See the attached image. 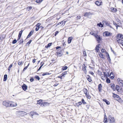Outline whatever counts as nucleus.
I'll return each instance as SVG.
<instances>
[{"label":"nucleus","mask_w":123,"mask_h":123,"mask_svg":"<svg viewBox=\"0 0 123 123\" xmlns=\"http://www.w3.org/2000/svg\"><path fill=\"white\" fill-rule=\"evenodd\" d=\"M3 105L6 107H10V101H4L2 103Z\"/></svg>","instance_id":"1"},{"label":"nucleus","mask_w":123,"mask_h":123,"mask_svg":"<svg viewBox=\"0 0 123 123\" xmlns=\"http://www.w3.org/2000/svg\"><path fill=\"white\" fill-rule=\"evenodd\" d=\"M109 118L110 120V123H115V120L114 117H112L111 115H110L109 116Z\"/></svg>","instance_id":"2"},{"label":"nucleus","mask_w":123,"mask_h":123,"mask_svg":"<svg viewBox=\"0 0 123 123\" xmlns=\"http://www.w3.org/2000/svg\"><path fill=\"white\" fill-rule=\"evenodd\" d=\"M112 33L109 32L108 31H105L104 32L103 35H104L106 37H108L111 36L112 35Z\"/></svg>","instance_id":"3"},{"label":"nucleus","mask_w":123,"mask_h":123,"mask_svg":"<svg viewBox=\"0 0 123 123\" xmlns=\"http://www.w3.org/2000/svg\"><path fill=\"white\" fill-rule=\"evenodd\" d=\"M57 55L58 56H61L63 55L62 50L61 49H59L57 52Z\"/></svg>","instance_id":"4"},{"label":"nucleus","mask_w":123,"mask_h":123,"mask_svg":"<svg viewBox=\"0 0 123 123\" xmlns=\"http://www.w3.org/2000/svg\"><path fill=\"white\" fill-rule=\"evenodd\" d=\"M116 39H123V35L121 34H117L116 36Z\"/></svg>","instance_id":"5"},{"label":"nucleus","mask_w":123,"mask_h":123,"mask_svg":"<svg viewBox=\"0 0 123 123\" xmlns=\"http://www.w3.org/2000/svg\"><path fill=\"white\" fill-rule=\"evenodd\" d=\"M17 113H18L20 115H21V116H23L24 115H26L27 114V113L26 112L21 111H17Z\"/></svg>","instance_id":"6"},{"label":"nucleus","mask_w":123,"mask_h":123,"mask_svg":"<svg viewBox=\"0 0 123 123\" xmlns=\"http://www.w3.org/2000/svg\"><path fill=\"white\" fill-rule=\"evenodd\" d=\"M10 104H10V107H15L17 105L16 103H14L12 101H10Z\"/></svg>","instance_id":"7"},{"label":"nucleus","mask_w":123,"mask_h":123,"mask_svg":"<svg viewBox=\"0 0 123 123\" xmlns=\"http://www.w3.org/2000/svg\"><path fill=\"white\" fill-rule=\"evenodd\" d=\"M95 37L96 38L97 41L99 42L101 40V38L100 36L97 34H96L95 35Z\"/></svg>","instance_id":"8"},{"label":"nucleus","mask_w":123,"mask_h":123,"mask_svg":"<svg viewBox=\"0 0 123 123\" xmlns=\"http://www.w3.org/2000/svg\"><path fill=\"white\" fill-rule=\"evenodd\" d=\"M34 31V30H32L31 31L29 32V33L28 35L27 36V38H28L30 37L31 36V35L33 34V33Z\"/></svg>","instance_id":"9"},{"label":"nucleus","mask_w":123,"mask_h":123,"mask_svg":"<svg viewBox=\"0 0 123 123\" xmlns=\"http://www.w3.org/2000/svg\"><path fill=\"white\" fill-rule=\"evenodd\" d=\"M22 88L24 91H25L27 89V86L26 85L24 84L22 86Z\"/></svg>","instance_id":"10"},{"label":"nucleus","mask_w":123,"mask_h":123,"mask_svg":"<svg viewBox=\"0 0 123 123\" xmlns=\"http://www.w3.org/2000/svg\"><path fill=\"white\" fill-rule=\"evenodd\" d=\"M113 97L114 98H117L118 99V98H120L119 96L117 94L113 93Z\"/></svg>","instance_id":"11"},{"label":"nucleus","mask_w":123,"mask_h":123,"mask_svg":"<svg viewBox=\"0 0 123 123\" xmlns=\"http://www.w3.org/2000/svg\"><path fill=\"white\" fill-rule=\"evenodd\" d=\"M66 22L65 21H61L56 26H57L58 25H59L60 24H61L60 26H62V25H63V24H64V25H65V23Z\"/></svg>","instance_id":"12"},{"label":"nucleus","mask_w":123,"mask_h":123,"mask_svg":"<svg viewBox=\"0 0 123 123\" xmlns=\"http://www.w3.org/2000/svg\"><path fill=\"white\" fill-rule=\"evenodd\" d=\"M103 22L105 23L106 25L108 26H109L111 28V25L109 24L108 23V22L107 21H103Z\"/></svg>","instance_id":"13"},{"label":"nucleus","mask_w":123,"mask_h":123,"mask_svg":"<svg viewBox=\"0 0 123 123\" xmlns=\"http://www.w3.org/2000/svg\"><path fill=\"white\" fill-rule=\"evenodd\" d=\"M73 38L72 37H70L68 38V43H70L72 39Z\"/></svg>","instance_id":"14"},{"label":"nucleus","mask_w":123,"mask_h":123,"mask_svg":"<svg viewBox=\"0 0 123 123\" xmlns=\"http://www.w3.org/2000/svg\"><path fill=\"white\" fill-rule=\"evenodd\" d=\"M102 86L101 84H99L98 85V89L99 91L101 92L102 90Z\"/></svg>","instance_id":"15"},{"label":"nucleus","mask_w":123,"mask_h":123,"mask_svg":"<svg viewBox=\"0 0 123 123\" xmlns=\"http://www.w3.org/2000/svg\"><path fill=\"white\" fill-rule=\"evenodd\" d=\"M43 103L42 100L41 99L40 100L37 101V104L40 105L41 106L42 104H43Z\"/></svg>","instance_id":"16"},{"label":"nucleus","mask_w":123,"mask_h":123,"mask_svg":"<svg viewBox=\"0 0 123 123\" xmlns=\"http://www.w3.org/2000/svg\"><path fill=\"white\" fill-rule=\"evenodd\" d=\"M115 90H117L119 92V90H120L121 89L120 88L119 86L118 85H116V87H115Z\"/></svg>","instance_id":"17"},{"label":"nucleus","mask_w":123,"mask_h":123,"mask_svg":"<svg viewBox=\"0 0 123 123\" xmlns=\"http://www.w3.org/2000/svg\"><path fill=\"white\" fill-rule=\"evenodd\" d=\"M111 10L113 12H116L117 11V9L116 8L114 7H112L111 8Z\"/></svg>","instance_id":"18"},{"label":"nucleus","mask_w":123,"mask_h":123,"mask_svg":"<svg viewBox=\"0 0 123 123\" xmlns=\"http://www.w3.org/2000/svg\"><path fill=\"white\" fill-rule=\"evenodd\" d=\"M100 45L99 44H98L96 45V47L95 48V49L97 51V52H98L99 50V46Z\"/></svg>","instance_id":"19"},{"label":"nucleus","mask_w":123,"mask_h":123,"mask_svg":"<svg viewBox=\"0 0 123 123\" xmlns=\"http://www.w3.org/2000/svg\"><path fill=\"white\" fill-rule=\"evenodd\" d=\"M101 2H100L98 1H96L95 2V3L98 6H99L101 5Z\"/></svg>","instance_id":"20"},{"label":"nucleus","mask_w":123,"mask_h":123,"mask_svg":"<svg viewBox=\"0 0 123 123\" xmlns=\"http://www.w3.org/2000/svg\"><path fill=\"white\" fill-rule=\"evenodd\" d=\"M87 80L89 82H91L92 81L91 77L89 75H87Z\"/></svg>","instance_id":"21"},{"label":"nucleus","mask_w":123,"mask_h":123,"mask_svg":"<svg viewBox=\"0 0 123 123\" xmlns=\"http://www.w3.org/2000/svg\"><path fill=\"white\" fill-rule=\"evenodd\" d=\"M103 101L105 102L107 105H109L110 104V102L105 99H103Z\"/></svg>","instance_id":"22"},{"label":"nucleus","mask_w":123,"mask_h":123,"mask_svg":"<svg viewBox=\"0 0 123 123\" xmlns=\"http://www.w3.org/2000/svg\"><path fill=\"white\" fill-rule=\"evenodd\" d=\"M111 87L114 91L115 90V85L114 84H111Z\"/></svg>","instance_id":"23"},{"label":"nucleus","mask_w":123,"mask_h":123,"mask_svg":"<svg viewBox=\"0 0 123 123\" xmlns=\"http://www.w3.org/2000/svg\"><path fill=\"white\" fill-rule=\"evenodd\" d=\"M118 79L119 80L118 82L119 84L120 85L123 86V81L122 80H119V78H118Z\"/></svg>","instance_id":"24"},{"label":"nucleus","mask_w":123,"mask_h":123,"mask_svg":"<svg viewBox=\"0 0 123 123\" xmlns=\"http://www.w3.org/2000/svg\"><path fill=\"white\" fill-rule=\"evenodd\" d=\"M104 74L105 76L106 77H109V73L108 72H107L106 73V72H104Z\"/></svg>","instance_id":"25"},{"label":"nucleus","mask_w":123,"mask_h":123,"mask_svg":"<svg viewBox=\"0 0 123 123\" xmlns=\"http://www.w3.org/2000/svg\"><path fill=\"white\" fill-rule=\"evenodd\" d=\"M7 74H5L4 75L3 79L4 81H5L6 80L7 78Z\"/></svg>","instance_id":"26"},{"label":"nucleus","mask_w":123,"mask_h":123,"mask_svg":"<svg viewBox=\"0 0 123 123\" xmlns=\"http://www.w3.org/2000/svg\"><path fill=\"white\" fill-rule=\"evenodd\" d=\"M118 43H121L122 42H123V41L121 39H116Z\"/></svg>","instance_id":"27"},{"label":"nucleus","mask_w":123,"mask_h":123,"mask_svg":"<svg viewBox=\"0 0 123 123\" xmlns=\"http://www.w3.org/2000/svg\"><path fill=\"white\" fill-rule=\"evenodd\" d=\"M106 54L107 55V59L108 61L109 62H110L111 61V59L110 57V56L109 55V54L107 53Z\"/></svg>","instance_id":"28"},{"label":"nucleus","mask_w":123,"mask_h":123,"mask_svg":"<svg viewBox=\"0 0 123 123\" xmlns=\"http://www.w3.org/2000/svg\"><path fill=\"white\" fill-rule=\"evenodd\" d=\"M84 93L86 94V95H87V90L86 88H84Z\"/></svg>","instance_id":"29"},{"label":"nucleus","mask_w":123,"mask_h":123,"mask_svg":"<svg viewBox=\"0 0 123 123\" xmlns=\"http://www.w3.org/2000/svg\"><path fill=\"white\" fill-rule=\"evenodd\" d=\"M98 26L99 27H103V25L102 24L101 22L99 23H98L97 24Z\"/></svg>","instance_id":"30"},{"label":"nucleus","mask_w":123,"mask_h":123,"mask_svg":"<svg viewBox=\"0 0 123 123\" xmlns=\"http://www.w3.org/2000/svg\"><path fill=\"white\" fill-rule=\"evenodd\" d=\"M23 31L22 30L19 32L18 35V37H21Z\"/></svg>","instance_id":"31"},{"label":"nucleus","mask_w":123,"mask_h":123,"mask_svg":"<svg viewBox=\"0 0 123 123\" xmlns=\"http://www.w3.org/2000/svg\"><path fill=\"white\" fill-rule=\"evenodd\" d=\"M110 76L111 78V79H113L114 78L113 74L112 72H111L110 73Z\"/></svg>","instance_id":"32"},{"label":"nucleus","mask_w":123,"mask_h":123,"mask_svg":"<svg viewBox=\"0 0 123 123\" xmlns=\"http://www.w3.org/2000/svg\"><path fill=\"white\" fill-rule=\"evenodd\" d=\"M86 66H85L84 67L83 66L82 68V70L84 71V72L86 73Z\"/></svg>","instance_id":"33"},{"label":"nucleus","mask_w":123,"mask_h":123,"mask_svg":"<svg viewBox=\"0 0 123 123\" xmlns=\"http://www.w3.org/2000/svg\"><path fill=\"white\" fill-rule=\"evenodd\" d=\"M48 103L47 102H43L42 104L41 105V106L42 107L43 106H45Z\"/></svg>","instance_id":"34"},{"label":"nucleus","mask_w":123,"mask_h":123,"mask_svg":"<svg viewBox=\"0 0 123 123\" xmlns=\"http://www.w3.org/2000/svg\"><path fill=\"white\" fill-rule=\"evenodd\" d=\"M52 44V43H49L46 46H45V47L46 48H49V47Z\"/></svg>","instance_id":"35"},{"label":"nucleus","mask_w":123,"mask_h":123,"mask_svg":"<svg viewBox=\"0 0 123 123\" xmlns=\"http://www.w3.org/2000/svg\"><path fill=\"white\" fill-rule=\"evenodd\" d=\"M67 72L65 71L64 72H63V73H62L61 74V76H63V77H65V75H66L67 74Z\"/></svg>","instance_id":"36"},{"label":"nucleus","mask_w":123,"mask_h":123,"mask_svg":"<svg viewBox=\"0 0 123 123\" xmlns=\"http://www.w3.org/2000/svg\"><path fill=\"white\" fill-rule=\"evenodd\" d=\"M91 13L90 12H86L84 15V16H87L90 15Z\"/></svg>","instance_id":"37"},{"label":"nucleus","mask_w":123,"mask_h":123,"mask_svg":"<svg viewBox=\"0 0 123 123\" xmlns=\"http://www.w3.org/2000/svg\"><path fill=\"white\" fill-rule=\"evenodd\" d=\"M104 122L105 123H106L108 122L107 119L106 118H105V117L104 120Z\"/></svg>","instance_id":"38"},{"label":"nucleus","mask_w":123,"mask_h":123,"mask_svg":"<svg viewBox=\"0 0 123 123\" xmlns=\"http://www.w3.org/2000/svg\"><path fill=\"white\" fill-rule=\"evenodd\" d=\"M113 24L117 27H117L119 26L116 24V23L114 21H113Z\"/></svg>","instance_id":"39"},{"label":"nucleus","mask_w":123,"mask_h":123,"mask_svg":"<svg viewBox=\"0 0 123 123\" xmlns=\"http://www.w3.org/2000/svg\"><path fill=\"white\" fill-rule=\"evenodd\" d=\"M106 82L108 83H110V80L108 78H107L106 80Z\"/></svg>","instance_id":"40"},{"label":"nucleus","mask_w":123,"mask_h":123,"mask_svg":"<svg viewBox=\"0 0 123 123\" xmlns=\"http://www.w3.org/2000/svg\"><path fill=\"white\" fill-rule=\"evenodd\" d=\"M30 64V63H29L27 66H26L24 68V69L23 70V72L24 71H25V70L27 68H28V67L29 66V65Z\"/></svg>","instance_id":"41"},{"label":"nucleus","mask_w":123,"mask_h":123,"mask_svg":"<svg viewBox=\"0 0 123 123\" xmlns=\"http://www.w3.org/2000/svg\"><path fill=\"white\" fill-rule=\"evenodd\" d=\"M37 80H39L40 79V78L39 77V76L37 75H36L34 77Z\"/></svg>","instance_id":"42"},{"label":"nucleus","mask_w":123,"mask_h":123,"mask_svg":"<svg viewBox=\"0 0 123 123\" xmlns=\"http://www.w3.org/2000/svg\"><path fill=\"white\" fill-rule=\"evenodd\" d=\"M68 68V67L67 66H66L65 67H63L62 68V70H66Z\"/></svg>","instance_id":"43"},{"label":"nucleus","mask_w":123,"mask_h":123,"mask_svg":"<svg viewBox=\"0 0 123 123\" xmlns=\"http://www.w3.org/2000/svg\"><path fill=\"white\" fill-rule=\"evenodd\" d=\"M116 100H117L119 102H122V100L121 98L120 97L119 98H118L117 99H116Z\"/></svg>","instance_id":"44"},{"label":"nucleus","mask_w":123,"mask_h":123,"mask_svg":"<svg viewBox=\"0 0 123 123\" xmlns=\"http://www.w3.org/2000/svg\"><path fill=\"white\" fill-rule=\"evenodd\" d=\"M12 65L13 64H11L9 66L8 69V70L9 71H10V69L12 67Z\"/></svg>","instance_id":"45"},{"label":"nucleus","mask_w":123,"mask_h":123,"mask_svg":"<svg viewBox=\"0 0 123 123\" xmlns=\"http://www.w3.org/2000/svg\"><path fill=\"white\" fill-rule=\"evenodd\" d=\"M43 0H37L36 2L37 3H40Z\"/></svg>","instance_id":"46"},{"label":"nucleus","mask_w":123,"mask_h":123,"mask_svg":"<svg viewBox=\"0 0 123 123\" xmlns=\"http://www.w3.org/2000/svg\"><path fill=\"white\" fill-rule=\"evenodd\" d=\"M99 56L101 57V58H104L103 57L104 55H103L101 53L100 54H99Z\"/></svg>","instance_id":"47"},{"label":"nucleus","mask_w":123,"mask_h":123,"mask_svg":"<svg viewBox=\"0 0 123 123\" xmlns=\"http://www.w3.org/2000/svg\"><path fill=\"white\" fill-rule=\"evenodd\" d=\"M17 41L16 39H14L12 42V44H14L16 43L17 42Z\"/></svg>","instance_id":"48"},{"label":"nucleus","mask_w":123,"mask_h":123,"mask_svg":"<svg viewBox=\"0 0 123 123\" xmlns=\"http://www.w3.org/2000/svg\"><path fill=\"white\" fill-rule=\"evenodd\" d=\"M81 101L83 104H85L86 103L85 102V100L83 99H82Z\"/></svg>","instance_id":"49"},{"label":"nucleus","mask_w":123,"mask_h":123,"mask_svg":"<svg viewBox=\"0 0 123 123\" xmlns=\"http://www.w3.org/2000/svg\"><path fill=\"white\" fill-rule=\"evenodd\" d=\"M86 96V97L88 99H90L91 98V96H90L89 95V94H88V95H87Z\"/></svg>","instance_id":"50"},{"label":"nucleus","mask_w":123,"mask_h":123,"mask_svg":"<svg viewBox=\"0 0 123 123\" xmlns=\"http://www.w3.org/2000/svg\"><path fill=\"white\" fill-rule=\"evenodd\" d=\"M49 73H43L42 74V75L43 76L47 75H49Z\"/></svg>","instance_id":"51"},{"label":"nucleus","mask_w":123,"mask_h":123,"mask_svg":"<svg viewBox=\"0 0 123 123\" xmlns=\"http://www.w3.org/2000/svg\"><path fill=\"white\" fill-rule=\"evenodd\" d=\"M41 24L40 23H38L36 25V27H37L40 28V26Z\"/></svg>","instance_id":"52"},{"label":"nucleus","mask_w":123,"mask_h":123,"mask_svg":"<svg viewBox=\"0 0 123 123\" xmlns=\"http://www.w3.org/2000/svg\"><path fill=\"white\" fill-rule=\"evenodd\" d=\"M83 55H84V56H86V52L85 51H83Z\"/></svg>","instance_id":"53"},{"label":"nucleus","mask_w":123,"mask_h":123,"mask_svg":"<svg viewBox=\"0 0 123 123\" xmlns=\"http://www.w3.org/2000/svg\"><path fill=\"white\" fill-rule=\"evenodd\" d=\"M105 77H106L105 76V75H104V76H101V78L103 80H105Z\"/></svg>","instance_id":"54"},{"label":"nucleus","mask_w":123,"mask_h":123,"mask_svg":"<svg viewBox=\"0 0 123 123\" xmlns=\"http://www.w3.org/2000/svg\"><path fill=\"white\" fill-rule=\"evenodd\" d=\"M19 44H20L23 43V39H21L19 41Z\"/></svg>","instance_id":"55"},{"label":"nucleus","mask_w":123,"mask_h":123,"mask_svg":"<svg viewBox=\"0 0 123 123\" xmlns=\"http://www.w3.org/2000/svg\"><path fill=\"white\" fill-rule=\"evenodd\" d=\"M90 34L92 35L93 36H95V35L96 34H95V33L92 32H91L90 33Z\"/></svg>","instance_id":"56"},{"label":"nucleus","mask_w":123,"mask_h":123,"mask_svg":"<svg viewBox=\"0 0 123 123\" xmlns=\"http://www.w3.org/2000/svg\"><path fill=\"white\" fill-rule=\"evenodd\" d=\"M34 80V79L32 77H31L30 79V81L31 82H32Z\"/></svg>","instance_id":"57"},{"label":"nucleus","mask_w":123,"mask_h":123,"mask_svg":"<svg viewBox=\"0 0 123 123\" xmlns=\"http://www.w3.org/2000/svg\"><path fill=\"white\" fill-rule=\"evenodd\" d=\"M89 106L90 105H86V107L87 109H89Z\"/></svg>","instance_id":"58"},{"label":"nucleus","mask_w":123,"mask_h":123,"mask_svg":"<svg viewBox=\"0 0 123 123\" xmlns=\"http://www.w3.org/2000/svg\"><path fill=\"white\" fill-rule=\"evenodd\" d=\"M59 32L58 31H57L56 32L55 34V36H56V35L59 33Z\"/></svg>","instance_id":"59"},{"label":"nucleus","mask_w":123,"mask_h":123,"mask_svg":"<svg viewBox=\"0 0 123 123\" xmlns=\"http://www.w3.org/2000/svg\"><path fill=\"white\" fill-rule=\"evenodd\" d=\"M78 103V105H77V106H79L80 105L82 104V102H79Z\"/></svg>","instance_id":"60"},{"label":"nucleus","mask_w":123,"mask_h":123,"mask_svg":"<svg viewBox=\"0 0 123 123\" xmlns=\"http://www.w3.org/2000/svg\"><path fill=\"white\" fill-rule=\"evenodd\" d=\"M105 51V49H102L101 50V51L102 52L104 53Z\"/></svg>","instance_id":"61"},{"label":"nucleus","mask_w":123,"mask_h":123,"mask_svg":"<svg viewBox=\"0 0 123 123\" xmlns=\"http://www.w3.org/2000/svg\"><path fill=\"white\" fill-rule=\"evenodd\" d=\"M39 28L37 27L35 29V30L36 31H37L38 30Z\"/></svg>","instance_id":"62"},{"label":"nucleus","mask_w":123,"mask_h":123,"mask_svg":"<svg viewBox=\"0 0 123 123\" xmlns=\"http://www.w3.org/2000/svg\"><path fill=\"white\" fill-rule=\"evenodd\" d=\"M80 16H77L76 17V19H80Z\"/></svg>","instance_id":"63"},{"label":"nucleus","mask_w":123,"mask_h":123,"mask_svg":"<svg viewBox=\"0 0 123 123\" xmlns=\"http://www.w3.org/2000/svg\"><path fill=\"white\" fill-rule=\"evenodd\" d=\"M30 114L32 116H33L34 115V114L32 112H31L30 113Z\"/></svg>","instance_id":"64"}]
</instances>
